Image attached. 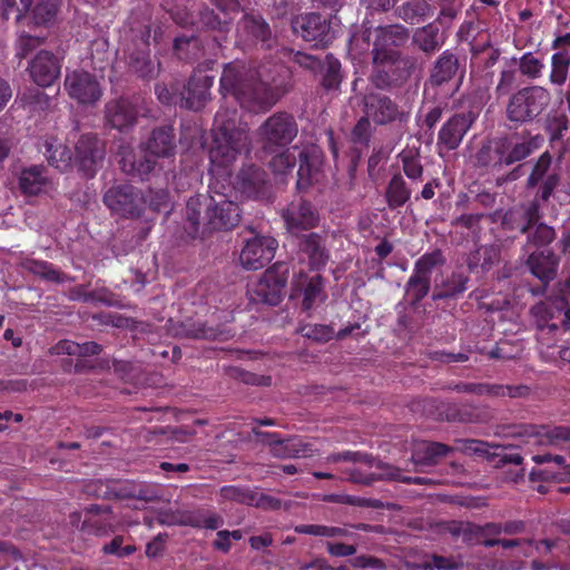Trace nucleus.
<instances>
[{"label":"nucleus","mask_w":570,"mask_h":570,"mask_svg":"<svg viewBox=\"0 0 570 570\" xmlns=\"http://www.w3.org/2000/svg\"><path fill=\"white\" fill-rule=\"evenodd\" d=\"M183 520V510H168L159 513L158 522L163 525H180V521Z\"/></svg>","instance_id":"nucleus-56"},{"label":"nucleus","mask_w":570,"mask_h":570,"mask_svg":"<svg viewBox=\"0 0 570 570\" xmlns=\"http://www.w3.org/2000/svg\"><path fill=\"white\" fill-rule=\"evenodd\" d=\"M454 567L455 563L451 559L435 556L433 557V564H426L425 570H450L453 569Z\"/></svg>","instance_id":"nucleus-63"},{"label":"nucleus","mask_w":570,"mask_h":570,"mask_svg":"<svg viewBox=\"0 0 570 570\" xmlns=\"http://www.w3.org/2000/svg\"><path fill=\"white\" fill-rule=\"evenodd\" d=\"M65 89L79 104H95L101 97V88L97 79L83 70L67 72Z\"/></svg>","instance_id":"nucleus-11"},{"label":"nucleus","mask_w":570,"mask_h":570,"mask_svg":"<svg viewBox=\"0 0 570 570\" xmlns=\"http://www.w3.org/2000/svg\"><path fill=\"white\" fill-rule=\"evenodd\" d=\"M331 460L338 461V460H350L354 462L363 463L364 465L368 466L371 471L367 475H361L358 472H353L351 474V480L353 482L363 483V484H371L373 481L379 479H389V480H396L402 481L404 483H414V484H425L428 483V479L425 478H411V476H403L401 471L392 466L387 463H383L367 454H362L358 452H345L342 454H335L331 456Z\"/></svg>","instance_id":"nucleus-6"},{"label":"nucleus","mask_w":570,"mask_h":570,"mask_svg":"<svg viewBox=\"0 0 570 570\" xmlns=\"http://www.w3.org/2000/svg\"><path fill=\"white\" fill-rule=\"evenodd\" d=\"M220 92L232 95L243 108L254 112L264 111L275 102L273 91L263 82L246 77V69L238 63L225 67L220 78Z\"/></svg>","instance_id":"nucleus-1"},{"label":"nucleus","mask_w":570,"mask_h":570,"mask_svg":"<svg viewBox=\"0 0 570 570\" xmlns=\"http://www.w3.org/2000/svg\"><path fill=\"white\" fill-rule=\"evenodd\" d=\"M451 450L442 443L421 442L412 454V461L417 468L430 466L435 464L439 458L450 453Z\"/></svg>","instance_id":"nucleus-24"},{"label":"nucleus","mask_w":570,"mask_h":570,"mask_svg":"<svg viewBox=\"0 0 570 570\" xmlns=\"http://www.w3.org/2000/svg\"><path fill=\"white\" fill-rule=\"evenodd\" d=\"M199 198H190V200L187 203V218L188 220H190L193 224H198V219H199V214H200V210H199Z\"/></svg>","instance_id":"nucleus-64"},{"label":"nucleus","mask_w":570,"mask_h":570,"mask_svg":"<svg viewBox=\"0 0 570 570\" xmlns=\"http://www.w3.org/2000/svg\"><path fill=\"white\" fill-rule=\"evenodd\" d=\"M458 69V58L453 53L444 51L435 62L431 81L435 85L448 82L456 76Z\"/></svg>","instance_id":"nucleus-26"},{"label":"nucleus","mask_w":570,"mask_h":570,"mask_svg":"<svg viewBox=\"0 0 570 570\" xmlns=\"http://www.w3.org/2000/svg\"><path fill=\"white\" fill-rule=\"evenodd\" d=\"M340 62L336 59L328 58L327 72L323 78V86L327 89H336L341 82Z\"/></svg>","instance_id":"nucleus-44"},{"label":"nucleus","mask_w":570,"mask_h":570,"mask_svg":"<svg viewBox=\"0 0 570 570\" xmlns=\"http://www.w3.org/2000/svg\"><path fill=\"white\" fill-rule=\"evenodd\" d=\"M351 562L355 568H382V563L379 559L368 556H358Z\"/></svg>","instance_id":"nucleus-61"},{"label":"nucleus","mask_w":570,"mask_h":570,"mask_svg":"<svg viewBox=\"0 0 570 570\" xmlns=\"http://www.w3.org/2000/svg\"><path fill=\"white\" fill-rule=\"evenodd\" d=\"M297 176H298V179H297L298 189L307 188L312 183L311 166L307 163L303 161L299 165V168L297 170Z\"/></svg>","instance_id":"nucleus-57"},{"label":"nucleus","mask_w":570,"mask_h":570,"mask_svg":"<svg viewBox=\"0 0 570 570\" xmlns=\"http://www.w3.org/2000/svg\"><path fill=\"white\" fill-rule=\"evenodd\" d=\"M261 135L265 149L276 154L269 161L272 170L276 175H282L285 169V156L282 150L285 138V117L282 115L271 117L262 127Z\"/></svg>","instance_id":"nucleus-8"},{"label":"nucleus","mask_w":570,"mask_h":570,"mask_svg":"<svg viewBox=\"0 0 570 570\" xmlns=\"http://www.w3.org/2000/svg\"><path fill=\"white\" fill-rule=\"evenodd\" d=\"M174 140L170 128H160L153 131L150 139L147 142V148L142 156L144 159L137 161L136 156L131 153H126L120 159L121 169L124 173L144 178L149 174L155 165V157H169L174 153Z\"/></svg>","instance_id":"nucleus-4"},{"label":"nucleus","mask_w":570,"mask_h":570,"mask_svg":"<svg viewBox=\"0 0 570 570\" xmlns=\"http://www.w3.org/2000/svg\"><path fill=\"white\" fill-rule=\"evenodd\" d=\"M322 283L318 278H313L307 284L304 291L303 306L305 309H309L316 299L321 296Z\"/></svg>","instance_id":"nucleus-46"},{"label":"nucleus","mask_w":570,"mask_h":570,"mask_svg":"<svg viewBox=\"0 0 570 570\" xmlns=\"http://www.w3.org/2000/svg\"><path fill=\"white\" fill-rule=\"evenodd\" d=\"M550 165L551 156L548 153H543L533 167V170L529 177V185L535 186L543 178Z\"/></svg>","instance_id":"nucleus-43"},{"label":"nucleus","mask_w":570,"mask_h":570,"mask_svg":"<svg viewBox=\"0 0 570 570\" xmlns=\"http://www.w3.org/2000/svg\"><path fill=\"white\" fill-rule=\"evenodd\" d=\"M59 0H39L33 9V20L36 24H47L53 20Z\"/></svg>","instance_id":"nucleus-36"},{"label":"nucleus","mask_w":570,"mask_h":570,"mask_svg":"<svg viewBox=\"0 0 570 570\" xmlns=\"http://www.w3.org/2000/svg\"><path fill=\"white\" fill-rule=\"evenodd\" d=\"M376 40L373 49V60L376 65H384L385 62L394 61L395 51L391 48L385 49L387 46H397L405 40L406 32L401 26H390L386 28H379L375 30Z\"/></svg>","instance_id":"nucleus-16"},{"label":"nucleus","mask_w":570,"mask_h":570,"mask_svg":"<svg viewBox=\"0 0 570 570\" xmlns=\"http://www.w3.org/2000/svg\"><path fill=\"white\" fill-rule=\"evenodd\" d=\"M234 188L249 198L268 200L273 195L272 183L266 175L255 166L244 167L237 175Z\"/></svg>","instance_id":"nucleus-12"},{"label":"nucleus","mask_w":570,"mask_h":570,"mask_svg":"<svg viewBox=\"0 0 570 570\" xmlns=\"http://www.w3.org/2000/svg\"><path fill=\"white\" fill-rule=\"evenodd\" d=\"M293 31L315 47L324 46L331 40L330 24L318 13H308L297 17L292 23Z\"/></svg>","instance_id":"nucleus-13"},{"label":"nucleus","mask_w":570,"mask_h":570,"mask_svg":"<svg viewBox=\"0 0 570 570\" xmlns=\"http://www.w3.org/2000/svg\"><path fill=\"white\" fill-rule=\"evenodd\" d=\"M213 83L214 78L208 75H194L188 81L185 91L181 94V105L193 110L203 108L209 99V90Z\"/></svg>","instance_id":"nucleus-18"},{"label":"nucleus","mask_w":570,"mask_h":570,"mask_svg":"<svg viewBox=\"0 0 570 570\" xmlns=\"http://www.w3.org/2000/svg\"><path fill=\"white\" fill-rule=\"evenodd\" d=\"M538 434L547 444L557 445L561 442H570V426H542Z\"/></svg>","instance_id":"nucleus-34"},{"label":"nucleus","mask_w":570,"mask_h":570,"mask_svg":"<svg viewBox=\"0 0 570 570\" xmlns=\"http://www.w3.org/2000/svg\"><path fill=\"white\" fill-rule=\"evenodd\" d=\"M326 548L330 554L334 557H348L356 552V548L351 544L327 542Z\"/></svg>","instance_id":"nucleus-55"},{"label":"nucleus","mask_w":570,"mask_h":570,"mask_svg":"<svg viewBox=\"0 0 570 570\" xmlns=\"http://www.w3.org/2000/svg\"><path fill=\"white\" fill-rule=\"evenodd\" d=\"M541 141L542 139L540 137H533L521 141L502 139L497 147L499 163L511 165L520 161L538 149Z\"/></svg>","instance_id":"nucleus-20"},{"label":"nucleus","mask_w":570,"mask_h":570,"mask_svg":"<svg viewBox=\"0 0 570 570\" xmlns=\"http://www.w3.org/2000/svg\"><path fill=\"white\" fill-rule=\"evenodd\" d=\"M46 156L48 161L60 170L75 165L86 176H92L97 165L104 159L105 149L96 136L87 134L76 142L73 157L68 147L53 142L47 144Z\"/></svg>","instance_id":"nucleus-2"},{"label":"nucleus","mask_w":570,"mask_h":570,"mask_svg":"<svg viewBox=\"0 0 570 570\" xmlns=\"http://www.w3.org/2000/svg\"><path fill=\"white\" fill-rule=\"evenodd\" d=\"M156 95L158 100L164 105L177 104L179 99L176 94L164 85L156 86Z\"/></svg>","instance_id":"nucleus-59"},{"label":"nucleus","mask_w":570,"mask_h":570,"mask_svg":"<svg viewBox=\"0 0 570 570\" xmlns=\"http://www.w3.org/2000/svg\"><path fill=\"white\" fill-rule=\"evenodd\" d=\"M52 352L56 354L88 356L98 354L100 346L95 342L79 344L70 340H63L52 347Z\"/></svg>","instance_id":"nucleus-30"},{"label":"nucleus","mask_w":570,"mask_h":570,"mask_svg":"<svg viewBox=\"0 0 570 570\" xmlns=\"http://www.w3.org/2000/svg\"><path fill=\"white\" fill-rule=\"evenodd\" d=\"M224 524V519L217 513H206L203 511L202 528L216 530Z\"/></svg>","instance_id":"nucleus-58"},{"label":"nucleus","mask_w":570,"mask_h":570,"mask_svg":"<svg viewBox=\"0 0 570 570\" xmlns=\"http://www.w3.org/2000/svg\"><path fill=\"white\" fill-rule=\"evenodd\" d=\"M474 121L471 112L452 117L440 130L439 139L449 149L456 148Z\"/></svg>","instance_id":"nucleus-21"},{"label":"nucleus","mask_w":570,"mask_h":570,"mask_svg":"<svg viewBox=\"0 0 570 570\" xmlns=\"http://www.w3.org/2000/svg\"><path fill=\"white\" fill-rule=\"evenodd\" d=\"M397 14L406 22L419 23L431 14V7L426 1L410 0L397 8Z\"/></svg>","instance_id":"nucleus-29"},{"label":"nucleus","mask_w":570,"mask_h":570,"mask_svg":"<svg viewBox=\"0 0 570 570\" xmlns=\"http://www.w3.org/2000/svg\"><path fill=\"white\" fill-rule=\"evenodd\" d=\"M39 45L40 41L38 38L22 33L17 39V56L24 58L32 49L37 48Z\"/></svg>","instance_id":"nucleus-49"},{"label":"nucleus","mask_w":570,"mask_h":570,"mask_svg":"<svg viewBox=\"0 0 570 570\" xmlns=\"http://www.w3.org/2000/svg\"><path fill=\"white\" fill-rule=\"evenodd\" d=\"M402 161L403 171L410 179L416 180L421 178L423 168L420 160L416 157L403 155Z\"/></svg>","instance_id":"nucleus-47"},{"label":"nucleus","mask_w":570,"mask_h":570,"mask_svg":"<svg viewBox=\"0 0 570 570\" xmlns=\"http://www.w3.org/2000/svg\"><path fill=\"white\" fill-rule=\"evenodd\" d=\"M235 116L219 110L215 117L214 144L209 156L213 167L229 166L240 151L249 145L248 131L245 127H235Z\"/></svg>","instance_id":"nucleus-3"},{"label":"nucleus","mask_w":570,"mask_h":570,"mask_svg":"<svg viewBox=\"0 0 570 570\" xmlns=\"http://www.w3.org/2000/svg\"><path fill=\"white\" fill-rule=\"evenodd\" d=\"M543 68V65L530 53L524 55L520 61V70L523 75L537 78Z\"/></svg>","instance_id":"nucleus-45"},{"label":"nucleus","mask_w":570,"mask_h":570,"mask_svg":"<svg viewBox=\"0 0 570 570\" xmlns=\"http://www.w3.org/2000/svg\"><path fill=\"white\" fill-rule=\"evenodd\" d=\"M410 198V190L405 187V181L401 176H394L386 190V199L391 208L402 206Z\"/></svg>","instance_id":"nucleus-33"},{"label":"nucleus","mask_w":570,"mask_h":570,"mask_svg":"<svg viewBox=\"0 0 570 570\" xmlns=\"http://www.w3.org/2000/svg\"><path fill=\"white\" fill-rule=\"evenodd\" d=\"M219 493L224 501H235L245 504L255 503V497L252 493L234 485L223 487Z\"/></svg>","instance_id":"nucleus-39"},{"label":"nucleus","mask_w":570,"mask_h":570,"mask_svg":"<svg viewBox=\"0 0 570 570\" xmlns=\"http://www.w3.org/2000/svg\"><path fill=\"white\" fill-rule=\"evenodd\" d=\"M20 188L24 194L38 195L50 186V180L42 166H31L21 171Z\"/></svg>","instance_id":"nucleus-23"},{"label":"nucleus","mask_w":570,"mask_h":570,"mask_svg":"<svg viewBox=\"0 0 570 570\" xmlns=\"http://www.w3.org/2000/svg\"><path fill=\"white\" fill-rule=\"evenodd\" d=\"M459 449L466 454L488 453L487 443L479 440H465L460 442Z\"/></svg>","instance_id":"nucleus-52"},{"label":"nucleus","mask_w":570,"mask_h":570,"mask_svg":"<svg viewBox=\"0 0 570 570\" xmlns=\"http://www.w3.org/2000/svg\"><path fill=\"white\" fill-rule=\"evenodd\" d=\"M137 102L128 98L110 101L106 106L107 122L117 130L131 128L137 119Z\"/></svg>","instance_id":"nucleus-17"},{"label":"nucleus","mask_w":570,"mask_h":570,"mask_svg":"<svg viewBox=\"0 0 570 570\" xmlns=\"http://www.w3.org/2000/svg\"><path fill=\"white\" fill-rule=\"evenodd\" d=\"M430 277L421 276L415 273L410 277L406 286V295L417 302L422 299L429 292Z\"/></svg>","instance_id":"nucleus-37"},{"label":"nucleus","mask_w":570,"mask_h":570,"mask_svg":"<svg viewBox=\"0 0 570 570\" xmlns=\"http://www.w3.org/2000/svg\"><path fill=\"white\" fill-rule=\"evenodd\" d=\"M302 249L309 256L311 265L314 268L325 264L327 257L322 246L321 237L317 234L306 235L302 243Z\"/></svg>","instance_id":"nucleus-31"},{"label":"nucleus","mask_w":570,"mask_h":570,"mask_svg":"<svg viewBox=\"0 0 570 570\" xmlns=\"http://www.w3.org/2000/svg\"><path fill=\"white\" fill-rule=\"evenodd\" d=\"M318 223V215L311 204L303 203L298 206L297 210L287 216V230L295 228L311 229Z\"/></svg>","instance_id":"nucleus-27"},{"label":"nucleus","mask_w":570,"mask_h":570,"mask_svg":"<svg viewBox=\"0 0 570 570\" xmlns=\"http://www.w3.org/2000/svg\"><path fill=\"white\" fill-rule=\"evenodd\" d=\"M130 65L144 78L153 77L158 66L149 58L145 51L139 52L137 56H130Z\"/></svg>","instance_id":"nucleus-38"},{"label":"nucleus","mask_w":570,"mask_h":570,"mask_svg":"<svg viewBox=\"0 0 570 570\" xmlns=\"http://www.w3.org/2000/svg\"><path fill=\"white\" fill-rule=\"evenodd\" d=\"M302 332L305 336L316 341H327L333 335V331L324 325L307 326Z\"/></svg>","instance_id":"nucleus-51"},{"label":"nucleus","mask_w":570,"mask_h":570,"mask_svg":"<svg viewBox=\"0 0 570 570\" xmlns=\"http://www.w3.org/2000/svg\"><path fill=\"white\" fill-rule=\"evenodd\" d=\"M295 531L299 533L327 538H342L348 534V531L344 528L327 527L321 524L299 525L295 528Z\"/></svg>","instance_id":"nucleus-35"},{"label":"nucleus","mask_w":570,"mask_h":570,"mask_svg":"<svg viewBox=\"0 0 570 570\" xmlns=\"http://www.w3.org/2000/svg\"><path fill=\"white\" fill-rule=\"evenodd\" d=\"M287 458H306L312 455V449L296 438L287 439Z\"/></svg>","instance_id":"nucleus-48"},{"label":"nucleus","mask_w":570,"mask_h":570,"mask_svg":"<svg viewBox=\"0 0 570 570\" xmlns=\"http://www.w3.org/2000/svg\"><path fill=\"white\" fill-rule=\"evenodd\" d=\"M570 67V53L567 51H559L551 58V72L550 81L553 85L562 86L568 78Z\"/></svg>","instance_id":"nucleus-32"},{"label":"nucleus","mask_w":570,"mask_h":570,"mask_svg":"<svg viewBox=\"0 0 570 570\" xmlns=\"http://www.w3.org/2000/svg\"><path fill=\"white\" fill-rule=\"evenodd\" d=\"M107 207L120 216H139L147 202L132 186H115L107 190L104 197Z\"/></svg>","instance_id":"nucleus-9"},{"label":"nucleus","mask_w":570,"mask_h":570,"mask_svg":"<svg viewBox=\"0 0 570 570\" xmlns=\"http://www.w3.org/2000/svg\"><path fill=\"white\" fill-rule=\"evenodd\" d=\"M210 199L207 216L212 228L229 229L238 224L240 214L236 203L228 200L223 194H217L210 197Z\"/></svg>","instance_id":"nucleus-15"},{"label":"nucleus","mask_w":570,"mask_h":570,"mask_svg":"<svg viewBox=\"0 0 570 570\" xmlns=\"http://www.w3.org/2000/svg\"><path fill=\"white\" fill-rule=\"evenodd\" d=\"M551 102L550 92L541 87L523 88L514 94L507 107L511 121L528 122L540 116Z\"/></svg>","instance_id":"nucleus-5"},{"label":"nucleus","mask_w":570,"mask_h":570,"mask_svg":"<svg viewBox=\"0 0 570 570\" xmlns=\"http://www.w3.org/2000/svg\"><path fill=\"white\" fill-rule=\"evenodd\" d=\"M28 71L38 86L49 87L60 77L61 62L52 52L40 50L29 62Z\"/></svg>","instance_id":"nucleus-14"},{"label":"nucleus","mask_w":570,"mask_h":570,"mask_svg":"<svg viewBox=\"0 0 570 570\" xmlns=\"http://www.w3.org/2000/svg\"><path fill=\"white\" fill-rule=\"evenodd\" d=\"M368 119L370 118H367V116H366V117L360 119L358 122L355 125L354 130H353V136L357 141H362L367 138L368 131H370Z\"/></svg>","instance_id":"nucleus-62"},{"label":"nucleus","mask_w":570,"mask_h":570,"mask_svg":"<svg viewBox=\"0 0 570 570\" xmlns=\"http://www.w3.org/2000/svg\"><path fill=\"white\" fill-rule=\"evenodd\" d=\"M558 265L559 262L551 252H534L528 258L531 273L543 283L554 278Z\"/></svg>","instance_id":"nucleus-22"},{"label":"nucleus","mask_w":570,"mask_h":570,"mask_svg":"<svg viewBox=\"0 0 570 570\" xmlns=\"http://www.w3.org/2000/svg\"><path fill=\"white\" fill-rule=\"evenodd\" d=\"M556 237L554 229L546 224H539L529 235V240L535 246L550 244Z\"/></svg>","instance_id":"nucleus-42"},{"label":"nucleus","mask_w":570,"mask_h":570,"mask_svg":"<svg viewBox=\"0 0 570 570\" xmlns=\"http://www.w3.org/2000/svg\"><path fill=\"white\" fill-rule=\"evenodd\" d=\"M464 391L473 392V393H476V394H495V395H499V394L503 393V387H501V386L482 385V384H480V385L468 384V385H464Z\"/></svg>","instance_id":"nucleus-60"},{"label":"nucleus","mask_w":570,"mask_h":570,"mask_svg":"<svg viewBox=\"0 0 570 570\" xmlns=\"http://www.w3.org/2000/svg\"><path fill=\"white\" fill-rule=\"evenodd\" d=\"M167 538L166 533H158L153 541L147 543L146 546V556L148 558L159 557L164 551L165 540Z\"/></svg>","instance_id":"nucleus-53"},{"label":"nucleus","mask_w":570,"mask_h":570,"mask_svg":"<svg viewBox=\"0 0 570 570\" xmlns=\"http://www.w3.org/2000/svg\"><path fill=\"white\" fill-rule=\"evenodd\" d=\"M285 288V265L281 262L267 268L262 278L253 286L255 299L268 305H277L282 302Z\"/></svg>","instance_id":"nucleus-10"},{"label":"nucleus","mask_w":570,"mask_h":570,"mask_svg":"<svg viewBox=\"0 0 570 570\" xmlns=\"http://www.w3.org/2000/svg\"><path fill=\"white\" fill-rule=\"evenodd\" d=\"M278 248L272 236L255 235L245 240L239 254L240 265L249 271H257L269 263Z\"/></svg>","instance_id":"nucleus-7"},{"label":"nucleus","mask_w":570,"mask_h":570,"mask_svg":"<svg viewBox=\"0 0 570 570\" xmlns=\"http://www.w3.org/2000/svg\"><path fill=\"white\" fill-rule=\"evenodd\" d=\"M203 510H183V520L180 525H188L193 528H202Z\"/></svg>","instance_id":"nucleus-54"},{"label":"nucleus","mask_w":570,"mask_h":570,"mask_svg":"<svg viewBox=\"0 0 570 570\" xmlns=\"http://www.w3.org/2000/svg\"><path fill=\"white\" fill-rule=\"evenodd\" d=\"M149 206L157 212L166 210L169 207V195L166 190L160 189L151 193L148 197Z\"/></svg>","instance_id":"nucleus-50"},{"label":"nucleus","mask_w":570,"mask_h":570,"mask_svg":"<svg viewBox=\"0 0 570 570\" xmlns=\"http://www.w3.org/2000/svg\"><path fill=\"white\" fill-rule=\"evenodd\" d=\"M413 39L420 49L425 52H432L436 50L443 42L438 26L432 23L417 29Z\"/></svg>","instance_id":"nucleus-28"},{"label":"nucleus","mask_w":570,"mask_h":570,"mask_svg":"<svg viewBox=\"0 0 570 570\" xmlns=\"http://www.w3.org/2000/svg\"><path fill=\"white\" fill-rule=\"evenodd\" d=\"M28 269L32 274L38 275L47 281L58 283L62 281L60 273L46 262L32 261L28 264Z\"/></svg>","instance_id":"nucleus-41"},{"label":"nucleus","mask_w":570,"mask_h":570,"mask_svg":"<svg viewBox=\"0 0 570 570\" xmlns=\"http://www.w3.org/2000/svg\"><path fill=\"white\" fill-rule=\"evenodd\" d=\"M442 255L438 250L425 254L415 263L414 273L421 276L430 277L431 271L435 266L442 264Z\"/></svg>","instance_id":"nucleus-40"},{"label":"nucleus","mask_w":570,"mask_h":570,"mask_svg":"<svg viewBox=\"0 0 570 570\" xmlns=\"http://www.w3.org/2000/svg\"><path fill=\"white\" fill-rule=\"evenodd\" d=\"M556 330H558L556 324L539 326L540 354L549 362H556L558 360L570 362V346L550 345L546 337L551 331Z\"/></svg>","instance_id":"nucleus-25"},{"label":"nucleus","mask_w":570,"mask_h":570,"mask_svg":"<svg viewBox=\"0 0 570 570\" xmlns=\"http://www.w3.org/2000/svg\"><path fill=\"white\" fill-rule=\"evenodd\" d=\"M365 114L375 124L385 125L395 120L403 119L397 106L389 98L382 95H370L365 98Z\"/></svg>","instance_id":"nucleus-19"}]
</instances>
